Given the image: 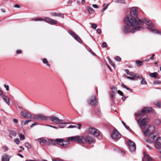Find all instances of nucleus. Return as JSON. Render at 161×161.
I'll list each match as a JSON object with an SVG mask.
<instances>
[{"label": "nucleus", "mask_w": 161, "mask_h": 161, "mask_svg": "<svg viewBox=\"0 0 161 161\" xmlns=\"http://www.w3.org/2000/svg\"><path fill=\"white\" fill-rule=\"evenodd\" d=\"M124 22L127 25L124 26L123 32L125 33H133L136 31L143 29L140 25L143 24V21L138 18L137 10L135 7L131 8L130 14L127 15L125 18Z\"/></svg>", "instance_id": "nucleus-1"}, {"label": "nucleus", "mask_w": 161, "mask_h": 161, "mask_svg": "<svg viewBox=\"0 0 161 161\" xmlns=\"http://www.w3.org/2000/svg\"><path fill=\"white\" fill-rule=\"evenodd\" d=\"M154 130V126L153 125H152L144 131V133L145 135L148 136L149 139L146 141L147 142L151 143L154 142L155 136L153 135V132Z\"/></svg>", "instance_id": "nucleus-2"}, {"label": "nucleus", "mask_w": 161, "mask_h": 161, "mask_svg": "<svg viewBox=\"0 0 161 161\" xmlns=\"http://www.w3.org/2000/svg\"><path fill=\"white\" fill-rule=\"evenodd\" d=\"M140 119L137 120V122L141 126H142L146 123L149 122V119L147 115L146 114H142Z\"/></svg>", "instance_id": "nucleus-3"}, {"label": "nucleus", "mask_w": 161, "mask_h": 161, "mask_svg": "<svg viewBox=\"0 0 161 161\" xmlns=\"http://www.w3.org/2000/svg\"><path fill=\"white\" fill-rule=\"evenodd\" d=\"M146 24L147 26L148 27V30L151 31L155 34H158L161 35V32L158 31L156 29H152L153 27V25L152 24V22L149 19H146Z\"/></svg>", "instance_id": "nucleus-4"}, {"label": "nucleus", "mask_w": 161, "mask_h": 161, "mask_svg": "<svg viewBox=\"0 0 161 161\" xmlns=\"http://www.w3.org/2000/svg\"><path fill=\"white\" fill-rule=\"evenodd\" d=\"M95 140L93 138L89 136H86L85 137L82 136L81 140V143H87L89 144L94 143L95 142Z\"/></svg>", "instance_id": "nucleus-5"}, {"label": "nucleus", "mask_w": 161, "mask_h": 161, "mask_svg": "<svg viewBox=\"0 0 161 161\" xmlns=\"http://www.w3.org/2000/svg\"><path fill=\"white\" fill-rule=\"evenodd\" d=\"M32 119L37 121L47 120L49 117L42 114H34L33 116Z\"/></svg>", "instance_id": "nucleus-6"}, {"label": "nucleus", "mask_w": 161, "mask_h": 161, "mask_svg": "<svg viewBox=\"0 0 161 161\" xmlns=\"http://www.w3.org/2000/svg\"><path fill=\"white\" fill-rule=\"evenodd\" d=\"M50 120L52 122H54L56 124L58 125H64L66 124V123H61V122L63 121V120L61 119H59L56 116L52 115L49 117Z\"/></svg>", "instance_id": "nucleus-7"}, {"label": "nucleus", "mask_w": 161, "mask_h": 161, "mask_svg": "<svg viewBox=\"0 0 161 161\" xmlns=\"http://www.w3.org/2000/svg\"><path fill=\"white\" fill-rule=\"evenodd\" d=\"M152 110V108L150 107H145L142 109L141 112L138 111L136 113L135 115L136 116H139L142 114L149 113Z\"/></svg>", "instance_id": "nucleus-8"}, {"label": "nucleus", "mask_w": 161, "mask_h": 161, "mask_svg": "<svg viewBox=\"0 0 161 161\" xmlns=\"http://www.w3.org/2000/svg\"><path fill=\"white\" fill-rule=\"evenodd\" d=\"M64 141V139H56L55 140L52 139H49L48 140V143L49 145H55L60 142H62Z\"/></svg>", "instance_id": "nucleus-9"}, {"label": "nucleus", "mask_w": 161, "mask_h": 161, "mask_svg": "<svg viewBox=\"0 0 161 161\" xmlns=\"http://www.w3.org/2000/svg\"><path fill=\"white\" fill-rule=\"evenodd\" d=\"M98 100L95 95H93L87 101L88 104L91 106H96L97 104Z\"/></svg>", "instance_id": "nucleus-10"}, {"label": "nucleus", "mask_w": 161, "mask_h": 161, "mask_svg": "<svg viewBox=\"0 0 161 161\" xmlns=\"http://www.w3.org/2000/svg\"><path fill=\"white\" fill-rule=\"evenodd\" d=\"M88 132L89 134H92L96 137L99 136L100 135L99 131L94 128H89Z\"/></svg>", "instance_id": "nucleus-11"}, {"label": "nucleus", "mask_w": 161, "mask_h": 161, "mask_svg": "<svg viewBox=\"0 0 161 161\" xmlns=\"http://www.w3.org/2000/svg\"><path fill=\"white\" fill-rule=\"evenodd\" d=\"M111 136L114 140H118L121 137V135L116 129H114L113 131Z\"/></svg>", "instance_id": "nucleus-12"}, {"label": "nucleus", "mask_w": 161, "mask_h": 161, "mask_svg": "<svg viewBox=\"0 0 161 161\" xmlns=\"http://www.w3.org/2000/svg\"><path fill=\"white\" fill-rule=\"evenodd\" d=\"M82 139V136H71L68 138V140L72 142H77L81 143V140Z\"/></svg>", "instance_id": "nucleus-13"}, {"label": "nucleus", "mask_w": 161, "mask_h": 161, "mask_svg": "<svg viewBox=\"0 0 161 161\" xmlns=\"http://www.w3.org/2000/svg\"><path fill=\"white\" fill-rule=\"evenodd\" d=\"M20 114L21 116H23L25 118L32 119L33 117H32L31 115L27 111H21L20 113Z\"/></svg>", "instance_id": "nucleus-14"}, {"label": "nucleus", "mask_w": 161, "mask_h": 161, "mask_svg": "<svg viewBox=\"0 0 161 161\" xmlns=\"http://www.w3.org/2000/svg\"><path fill=\"white\" fill-rule=\"evenodd\" d=\"M129 146V149L132 152L135 151L136 150V146L135 143L131 140H129L128 142Z\"/></svg>", "instance_id": "nucleus-15"}, {"label": "nucleus", "mask_w": 161, "mask_h": 161, "mask_svg": "<svg viewBox=\"0 0 161 161\" xmlns=\"http://www.w3.org/2000/svg\"><path fill=\"white\" fill-rule=\"evenodd\" d=\"M69 33L77 41L81 43L82 42V41L80 38L79 36H77L76 34L75 33L72 31H68Z\"/></svg>", "instance_id": "nucleus-16"}, {"label": "nucleus", "mask_w": 161, "mask_h": 161, "mask_svg": "<svg viewBox=\"0 0 161 161\" xmlns=\"http://www.w3.org/2000/svg\"><path fill=\"white\" fill-rule=\"evenodd\" d=\"M154 143L155 147L156 148H161V137L158 138Z\"/></svg>", "instance_id": "nucleus-17"}, {"label": "nucleus", "mask_w": 161, "mask_h": 161, "mask_svg": "<svg viewBox=\"0 0 161 161\" xmlns=\"http://www.w3.org/2000/svg\"><path fill=\"white\" fill-rule=\"evenodd\" d=\"M143 161H154L149 155L146 154L144 153V158L142 159Z\"/></svg>", "instance_id": "nucleus-18"}, {"label": "nucleus", "mask_w": 161, "mask_h": 161, "mask_svg": "<svg viewBox=\"0 0 161 161\" xmlns=\"http://www.w3.org/2000/svg\"><path fill=\"white\" fill-rule=\"evenodd\" d=\"M11 156L7 154H5L2 156V161H9Z\"/></svg>", "instance_id": "nucleus-19"}, {"label": "nucleus", "mask_w": 161, "mask_h": 161, "mask_svg": "<svg viewBox=\"0 0 161 161\" xmlns=\"http://www.w3.org/2000/svg\"><path fill=\"white\" fill-rule=\"evenodd\" d=\"M69 142L67 139L66 141H63L62 142H60V143H58L60 146L63 147L64 148H66L68 146L69 144Z\"/></svg>", "instance_id": "nucleus-20"}, {"label": "nucleus", "mask_w": 161, "mask_h": 161, "mask_svg": "<svg viewBox=\"0 0 161 161\" xmlns=\"http://www.w3.org/2000/svg\"><path fill=\"white\" fill-rule=\"evenodd\" d=\"M9 132V136L11 138H12L13 136H15L17 134L16 132L14 130H10Z\"/></svg>", "instance_id": "nucleus-21"}, {"label": "nucleus", "mask_w": 161, "mask_h": 161, "mask_svg": "<svg viewBox=\"0 0 161 161\" xmlns=\"http://www.w3.org/2000/svg\"><path fill=\"white\" fill-rule=\"evenodd\" d=\"M3 99L6 102L8 105H10L9 99L8 97L6 96H3Z\"/></svg>", "instance_id": "nucleus-22"}, {"label": "nucleus", "mask_w": 161, "mask_h": 161, "mask_svg": "<svg viewBox=\"0 0 161 161\" xmlns=\"http://www.w3.org/2000/svg\"><path fill=\"white\" fill-rule=\"evenodd\" d=\"M38 140L39 141V143L42 146L44 145L47 142V140L44 139H40Z\"/></svg>", "instance_id": "nucleus-23"}, {"label": "nucleus", "mask_w": 161, "mask_h": 161, "mask_svg": "<svg viewBox=\"0 0 161 161\" xmlns=\"http://www.w3.org/2000/svg\"><path fill=\"white\" fill-rule=\"evenodd\" d=\"M88 10L90 14H93L94 13V10L90 7H88Z\"/></svg>", "instance_id": "nucleus-24"}, {"label": "nucleus", "mask_w": 161, "mask_h": 161, "mask_svg": "<svg viewBox=\"0 0 161 161\" xmlns=\"http://www.w3.org/2000/svg\"><path fill=\"white\" fill-rule=\"evenodd\" d=\"M121 86L123 88H125L128 90L130 91V92L132 91V89H130L129 88L127 87L125 85H124L123 84H121Z\"/></svg>", "instance_id": "nucleus-25"}, {"label": "nucleus", "mask_w": 161, "mask_h": 161, "mask_svg": "<svg viewBox=\"0 0 161 161\" xmlns=\"http://www.w3.org/2000/svg\"><path fill=\"white\" fill-rule=\"evenodd\" d=\"M52 19L48 18V17H46L45 18L44 20L47 22V23L50 24L51 23V21Z\"/></svg>", "instance_id": "nucleus-26"}, {"label": "nucleus", "mask_w": 161, "mask_h": 161, "mask_svg": "<svg viewBox=\"0 0 161 161\" xmlns=\"http://www.w3.org/2000/svg\"><path fill=\"white\" fill-rule=\"evenodd\" d=\"M111 89L114 93H116L117 91V88L113 86H112Z\"/></svg>", "instance_id": "nucleus-27"}, {"label": "nucleus", "mask_w": 161, "mask_h": 161, "mask_svg": "<svg viewBox=\"0 0 161 161\" xmlns=\"http://www.w3.org/2000/svg\"><path fill=\"white\" fill-rule=\"evenodd\" d=\"M141 79H142L141 82V83L142 85H145L147 84V82L142 77V78H141Z\"/></svg>", "instance_id": "nucleus-28"}, {"label": "nucleus", "mask_w": 161, "mask_h": 161, "mask_svg": "<svg viewBox=\"0 0 161 161\" xmlns=\"http://www.w3.org/2000/svg\"><path fill=\"white\" fill-rule=\"evenodd\" d=\"M154 104L159 108H160L161 107V103L159 101H158L156 102H154Z\"/></svg>", "instance_id": "nucleus-29"}, {"label": "nucleus", "mask_w": 161, "mask_h": 161, "mask_svg": "<svg viewBox=\"0 0 161 161\" xmlns=\"http://www.w3.org/2000/svg\"><path fill=\"white\" fill-rule=\"evenodd\" d=\"M157 73L156 72H154L153 73H151L150 74V76L153 78H155L156 76V74H157Z\"/></svg>", "instance_id": "nucleus-30"}, {"label": "nucleus", "mask_w": 161, "mask_h": 161, "mask_svg": "<svg viewBox=\"0 0 161 161\" xmlns=\"http://www.w3.org/2000/svg\"><path fill=\"white\" fill-rule=\"evenodd\" d=\"M19 136L21 140H23L25 139V136L24 135L21 134H19Z\"/></svg>", "instance_id": "nucleus-31"}, {"label": "nucleus", "mask_w": 161, "mask_h": 161, "mask_svg": "<svg viewBox=\"0 0 161 161\" xmlns=\"http://www.w3.org/2000/svg\"><path fill=\"white\" fill-rule=\"evenodd\" d=\"M160 122H161L159 119H157L155 120L154 123L155 125H158L160 124Z\"/></svg>", "instance_id": "nucleus-32"}, {"label": "nucleus", "mask_w": 161, "mask_h": 161, "mask_svg": "<svg viewBox=\"0 0 161 161\" xmlns=\"http://www.w3.org/2000/svg\"><path fill=\"white\" fill-rule=\"evenodd\" d=\"M136 63L137 66H140L142 65V62L140 61H137Z\"/></svg>", "instance_id": "nucleus-33"}, {"label": "nucleus", "mask_w": 161, "mask_h": 161, "mask_svg": "<svg viewBox=\"0 0 161 161\" xmlns=\"http://www.w3.org/2000/svg\"><path fill=\"white\" fill-rule=\"evenodd\" d=\"M25 147L28 149H30L31 147V145L28 143H25Z\"/></svg>", "instance_id": "nucleus-34"}, {"label": "nucleus", "mask_w": 161, "mask_h": 161, "mask_svg": "<svg viewBox=\"0 0 161 161\" xmlns=\"http://www.w3.org/2000/svg\"><path fill=\"white\" fill-rule=\"evenodd\" d=\"M2 149L3 150V151L4 152H7L8 150V148L6 146H4L2 147Z\"/></svg>", "instance_id": "nucleus-35"}, {"label": "nucleus", "mask_w": 161, "mask_h": 161, "mask_svg": "<svg viewBox=\"0 0 161 161\" xmlns=\"http://www.w3.org/2000/svg\"><path fill=\"white\" fill-rule=\"evenodd\" d=\"M31 121V120H27L24 121V124L26 125L29 122Z\"/></svg>", "instance_id": "nucleus-36"}, {"label": "nucleus", "mask_w": 161, "mask_h": 161, "mask_svg": "<svg viewBox=\"0 0 161 161\" xmlns=\"http://www.w3.org/2000/svg\"><path fill=\"white\" fill-rule=\"evenodd\" d=\"M121 122L126 129H128L129 128V127L127 126L124 121H121Z\"/></svg>", "instance_id": "nucleus-37"}, {"label": "nucleus", "mask_w": 161, "mask_h": 161, "mask_svg": "<svg viewBox=\"0 0 161 161\" xmlns=\"http://www.w3.org/2000/svg\"><path fill=\"white\" fill-rule=\"evenodd\" d=\"M109 6V4H108L102 10V12H103L105 11L108 8V6Z\"/></svg>", "instance_id": "nucleus-38"}, {"label": "nucleus", "mask_w": 161, "mask_h": 161, "mask_svg": "<svg viewBox=\"0 0 161 161\" xmlns=\"http://www.w3.org/2000/svg\"><path fill=\"white\" fill-rule=\"evenodd\" d=\"M14 142L16 143L17 144H19L20 142V141L19 138H16L14 140Z\"/></svg>", "instance_id": "nucleus-39"}, {"label": "nucleus", "mask_w": 161, "mask_h": 161, "mask_svg": "<svg viewBox=\"0 0 161 161\" xmlns=\"http://www.w3.org/2000/svg\"><path fill=\"white\" fill-rule=\"evenodd\" d=\"M57 22L53 19H52L51 21V23L50 24H57Z\"/></svg>", "instance_id": "nucleus-40"}, {"label": "nucleus", "mask_w": 161, "mask_h": 161, "mask_svg": "<svg viewBox=\"0 0 161 161\" xmlns=\"http://www.w3.org/2000/svg\"><path fill=\"white\" fill-rule=\"evenodd\" d=\"M108 60H109V63L112 66H114V64L113 63V61L111 60V59H108Z\"/></svg>", "instance_id": "nucleus-41"}, {"label": "nucleus", "mask_w": 161, "mask_h": 161, "mask_svg": "<svg viewBox=\"0 0 161 161\" xmlns=\"http://www.w3.org/2000/svg\"><path fill=\"white\" fill-rule=\"evenodd\" d=\"M38 125V122H36L34 123H33V124H32L31 125V128H32V127L33 126H35L36 125Z\"/></svg>", "instance_id": "nucleus-42"}, {"label": "nucleus", "mask_w": 161, "mask_h": 161, "mask_svg": "<svg viewBox=\"0 0 161 161\" xmlns=\"http://www.w3.org/2000/svg\"><path fill=\"white\" fill-rule=\"evenodd\" d=\"M126 78L127 79L131 80H134V78L132 76L131 77L127 76Z\"/></svg>", "instance_id": "nucleus-43"}, {"label": "nucleus", "mask_w": 161, "mask_h": 161, "mask_svg": "<svg viewBox=\"0 0 161 161\" xmlns=\"http://www.w3.org/2000/svg\"><path fill=\"white\" fill-rule=\"evenodd\" d=\"M107 46V44L105 42H103L102 45V47H105Z\"/></svg>", "instance_id": "nucleus-44"}, {"label": "nucleus", "mask_w": 161, "mask_h": 161, "mask_svg": "<svg viewBox=\"0 0 161 161\" xmlns=\"http://www.w3.org/2000/svg\"><path fill=\"white\" fill-rule=\"evenodd\" d=\"M45 125L46 126L51 127H52L53 128H54V129H57V127H56L55 126H52V125Z\"/></svg>", "instance_id": "nucleus-45"}, {"label": "nucleus", "mask_w": 161, "mask_h": 161, "mask_svg": "<svg viewBox=\"0 0 161 161\" xmlns=\"http://www.w3.org/2000/svg\"><path fill=\"white\" fill-rule=\"evenodd\" d=\"M115 58L116 60L118 61H120L121 60L120 57L119 56L116 57Z\"/></svg>", "instance_id": "nucleus-46"}, {"label": "nucleus", "mask_w": 161, "mask_h": 161, "mask_svg": "<svg viewBox=\"0 0 161 161\" xmlns=\"http://www.w3.org/2000/svg\"><path fill=\"white\" fill-rule=\"evenodd\" d=\"M92 26L93 28L95 29H96L97 27V25H96L95 24H92Z\"/></svg>", "instance_id": "nucleus-47"}, {"label": "nucleus", "mask_w": 161, "mask_h": 161, "mask_svg": "<svg viewBox=\"0 0 161 161\" xmlns=\"http://www.w3.org/2000/svg\"><path fill=\"white\" fill-rule=\"evenodd\" d=\"M77 127L75 125H70L68 127V128H76Z\"/></svg>", "instance_id": "nucleus-48"}, {"label": "nucleus", "mask_w": 161, "mask_h": 161, "mask_svg": "<svg viewBox=\"0 0 161 161\" xmlns=\"http://www.w3.org/2000/svg\"><path fill=\"white\" fill-rule=\"evenodd\" d=\"M118 93L121 96H122L123 95V93L120 90H118L117 91Z\"/></svg>", "instance_id": "nucleus-49"}, {"label": "nucleus", "mask_w": 161, "mask_h": 161, "mask_svg": "<svg viewBox=\"0 0 161 161\" xmlns=\"http://www.w3.org/2000/svg\"><path fill=\"white\" fill-rule=\"evenodd\" d=\"M35 21H41V20H43L44 21V20L42 19L41 18H37L34 20Z\"/></svg>", "instance_id": "nucleus-50"}, {"label": "nucleus", "mask_w": 161, "mask_h": 161, "mask_svg": "<svg viewBox=\"0 0 161 161\" xmlns=\"http://www.w3.org/2000/svg\"><path fill=\"white\" fill-rule=\"evenodd\" d=\"M118 2L119 3H124L125 1L124 0H118Z\"/></svg>", "instance_id": "nucleus-51"}, {"label": "nucleus", "mask_w": 161, "mask_h": 161, "mask_svg": "<svg viewBox=\"0 0 161 161\" xmlns=\"http://www.w3.org/2000/svg\"><path fill=\"white\" fill-rule=\"evenodd\" d=\"M4 86L6 88L7 91H8L9 90V86L8 85H4Z\"/></svg>", "instance_id": "nucleus-52"}, {"label": "nucleus", "mask_w": 161, "mask_h": 161, "mask_svg": "<svg viewBox=\"0 0 161 161\" xmlns=\"http://www.w3.org/2000/svg\"><path fill=\"white\" fill-rule=\"evenodd\" d=\"M43 62L44 64H47L48 63V61L46 58H44L43 60Z\"/></svg>", "instance_id": "nucleus-53"}, {"label": "nucleus", "mask_w": 161, "mask_h": 161, "mask_svg": "<svg viewBox=\"0 0 161 161\" xmlns=\"http://www.w3.org/2000/svg\"><path fill=\"white\" fill-rule=\"evenodd\" d=\"M133 77L137 78H139L140 79H141V78L140 77H139V76L138 75H137V74H135V73L134 74V75H133Z\"/></svg>", "instance_id": "nucleus-54"}, {"label": "nucleus", "mask_w": 161, "mask_h": 161, "mask_svg": "<svg viewBox=\"0 0 161 161\" xmlns=\"http://www.w3.org/2000/svg\"><path fill=\"white\" fill-rule=\"evenodd\" d=\"M92 6L93 8H99L98 6L96 4H93Z\"/></svg>", "instance_id": "nucleus-55"}, {"label": "nucleus", "mask_w": 161, "mask_h": 161, "mask_svg": "<svg viewBox=\"0 0 161 161\" xmlns=\"http://www.w3.org/2000/svg\"><path fill=\"white\" fill-rule=\"evenodd\" d=\"M53 161H64L63 160L60 159H53Z\"/></svg>", "instance_id": "nucleus-56"}, {"label": "nucleus", "mask_w": 161, "mask_h": 161, "mask_svg": "<svg viewBox=\"0 0 161 161\" xmlns=\"http://www.w3.org/2000/svg\"><path fill=\"white\" fill-rule=\"evenodd\" d=\"M58 14H57L56 13H52V14L53 16H58V15H59Z\"/></svg>", "instance_id": "nucleus-57"}, {"label": "nucleus", "mask_w": 161, "mask_h": 161, "mask_svg": "<svg viewBox=\"0 0 161 161\" xmlns=\"http://www.w3.org/2000/svg\"><path fill=\"white\" fill-rule=\"evenodd\" d=\"M77 125L78 126V128L79 129H80L81 128V124H77Z\"/></svg>", "instance_id": "nucleus-58"}, {"label": "nucleus", "mask_w": 161, "mask_h": 161, "mask_svg": "<svg viewBox=\"0 0 161 161\" xmlns=\"http://www.w3.org/2000/svg\"><path fill=\"white\" fill-rule=\"evenodd\" d=\"M160 82H159V81H154L153 82V84L154 85H156L157 84H159L160 83Z\"/></svg>", "instance_id": "nucleus-59"}, {"label": "nucleus", "mask_w": 161, "mask_h": 161, "mask_svg": "<svg viewBox=\"0 0 161 161\" xmlns=\"http://www.w3.org/2000/svg\"><path fill=\"white\" fill-rule=\"evenodd\" d=\"M89 52L92 54V55H95V53L92 51V50H89Z\"/></svg>", "instance_id": "nucleus-60"}, {"label": "nucleus", "mask_w": 161, "mask_h": 161, "mask_svg": "<svg viewBox=\"0 0 161 161\" xmlns=\"http://www.w3.org/2000/svg\"><path fill=\"white\" fill-rule=\"evenodd\" d=\"M16 53L17 54H20L21 53V51L19 50H17Z\"/></svg>", "instance_id": "nucleus-61"}, {"label": "nucleus", "mask_w": 161, "mask_h": 161, "mask_svg": "<svg viewBox=\"0 0 161 161\" xmlns=\"http://www.w3.org/2000/svg\"><path fill=\"white\" fill-rule=\"evenodd\" d=\"M134 73H132V72H129V73L128 75H130L133 77V75H134Z\"/></svg>", "instance_id": "nucleus-62"}, {"label": "nucleus", "mask_w": 161, "mask_h": 161, "mask_svg": "<svg viewBox=\"0 0 161 161\" xmlns=\"http://www.w3.org/2000/svg\"><path fill=\"white\" fill-rule=\"evenodd\" d=\"M65 127V126L63 125H59L58 126V127L59 128H64Z\"/></svg>", "instance_id": "nucleus-63"}, {"label": "nucleus", "mask_w": 161, "mask_h": 161, "mask_svg": "<svg viewBox=\"0 0 161 161\" xmlns=\"http://www.w3.org/2000/svg\"><path fill=\"white\" fill-rule=\"evenodd\" d=\"M97 33H100L101 32V30L100 29H97Z\"/></svg>", "instance_id": "nucleus-64"}]
</instances>
